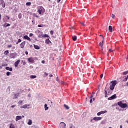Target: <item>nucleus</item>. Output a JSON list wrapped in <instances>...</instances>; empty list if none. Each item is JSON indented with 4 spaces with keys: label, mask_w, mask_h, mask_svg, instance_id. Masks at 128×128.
Instances as JSON below:
<instances>
[{
    "label": "nucleus",
    "mask_w": 128,
    "mask_h": 128,
    "mask_svg": "<svg viewBox=\"0 0 128 128\" xmlns=\"http://www.w3.org/2000/svg\"><path fill=\"white\" fill-rule=\"evenodd\" d=\"M22 42V40L20 39H18V42H16V44H20V42Z\"/></svg>",
    "instance_id": "obj_31"
},
{
    "label": "nucleus",
    "mask_w": 128,
    "mask_h": 128,
    "mask_svg": "<svg viewBox=\"0 0 128 128\" xmlns=\"http://www.w3.org/2000/svg\"><path fill=\"white\" fill-rule=\"evenodd\" d=\"M36 78V75H32L30 76V78Z\"/></svg>",
    "instance_id": "obj_25"
},
{
    "label": "nucleus",
    "mask_w": 128,
    "mask_h": 128,
    "mask_svg": "<svg viewBox=\"0 0 128 128\" xmlns=\"http://www.w3.org/2000/svg\"><path fill=\"white\" fill-rule=\"evenodd\" d=\"M64 108H66V110H70V107H68V105L64 104Z\"/></svg>",
    "instance_id": "obj_24"
},
{
    "label": "nucleus",
    "mask_w": 128,
    "mask_h": 128,
    "mask_svg": "<svg viewBox=\"0 0 128 128\" xmlns=\"http://www.w3.org/2000/svg\"><path fill=\"white\" fill-rule=\"evenodd\" d=\"M20 62V60H18L17 61H16L14 63V66H16V68H17V66H18Z\"/></svg>",
    "instance_id": "obj_9"
},
{
    "label": "nucleus",
    "mask_w": 128,
    "mask_h": 128,
    "mask_svg": "<svg viewBox=\"0 0 128 128\" xmlns=\"http://www.w3.org/2000/svg\"><path fill=\"white\" fill-rule=\"evenodd\" d=\"M127 86H128V82H127Z\"/></svg>",
    "instance_id": "obj_64"
},
{
    "label": "nucleus",
    "mask_w": 128,
    "mask_h": 128,
    "mask_svg": "<svg viewBox=\"0 0 128 128\" xmlns=\"http://www.w3.org/2000/svg\"><path fill=\"white\" fill-rule=\"evenodd\" d=\"M34 16H35V18H40V16H38V15H36V14L34 15Z\"/></svg>",
    "instance_id": "obj_41"
},
{
    "label": "nucleus",
    "mask_w": 128,
    "mask_h": 128,
    "mask_svg": "<svg viewBox=\"0 0 128 128\" xmlns=\"http://www.w3.org/2000/svg\"><path fill=\"white\" fill-rule=\"evenodd\" d=\"M42 38H48V34H44L42 36Z\"/></svg>",
    "instance_id": "obj_32"
},
{
    "label": "nucleus",
    "mask_w": 128,
    "mask_h": 128,
    "mask_svg": "<svg viewBox=\"0 0 128 128\" xmlns=\"http://www.w3.org/2000/svg\"><path fill=\"white\" fill-rule=\"evenodd\" d=\"M50 44H52V42H50V40L49 38H48L45 40V44H50Z\"/></svg>",
    "instance_id": "obj_14"
},
{
    "label": "nucleus",
    "mask_w": 128,
    "mask_h": 128,
    "mask_svg": "<svg viewBox=\"0 0 128 128\" xmlns=\"http://www.w3.org/2000/svg\"><path fill=\"white\" fill-rule=\"evenodd\" d=\"M43 10H44V7H42V6H39L38 7V12L39 14H42Z\"/></svg>",
    "instance_id": "obj_3"
},
{
    "label": "nucleus",
    "mask_w": 128,
    "mask_h": 128,
    "mask_svg": "<svg viewBox=\"0 0 128 128\" xmlns=\"http://www.w3.org/2000/svg\"><path fill=\"white\" fill-rule=\"evenodd\" d=\"M4 28H6L8 26H10V24H8V23H6L4 25Z\"/></svg>",
    "instance_id": "obj_18"
},
{
    "label": "nucleus",
    "mask_w": 128,
    "mask_h": 128,
    "mask_svg": "<svg viewBox=\"0 0 128 128\" xmlns=\"http://www.w3.org/2000/svg\"><path fill=\"white\" fill-rule=\"evenodd\" d=\"M103 112V114H106V112H108V111L106 110H104V111H102Z\"/></svg>",
    "instance_id": "obj_47"
},
{
    "label": "nucleus",
    "mask_w": 128,
    "mask_h": 128,
    "mask_svg": "<svg viewBox=\"0 0 128 128\" xmlns=\"http://www.w3.org/2000/svg\"><path fill=\"white\" fill-rule=\"evenodd\" d=\"M108 52H114V50H112V49H109Z\"/></svg>",
    "instance_id": "obj_42"
},
{
    "label": "nucleus",
    "mask_w": 128,
    "mask_h": 128,
    "mask_svg": "<svg viewBox=\"0 0 128 128\" xmlns=\"http://www.w3.org/2000/svg\"><path fill=\"white\" fill-rule=\"evenodd\" d=\"M90 104H92V98H90Z\"/></svg>",
    "instance_id": "obj_44"
},
{
    "label": "nucleus",
    "mask_w": 128,
    "mask_h": 128,
    "mask_svg": "<svg viewBox=\"0 0 128 128\" xmlns=\"http://www.w3.org/2000/svg\"><path fill=\"white\" fill-rule=\"evenodd\" d=\"M6 18H7L8 20H10V17L8 16H6Z\"/></svg>",
    "instance_id": "obj_57"
},
{
    "label": "nucleus",
    "mask_w": 128,
    "mask_h": 128,
    "mask_svg": "<svg viewBox=\"0 0 128 128\" xmlns=\"http://www.w3.org/2000/svg\"><path fill=\"white\" fill-rule=\"evenodd\" d=\"M56 82H58V78L57 77L56 78Z\"/></svg>",
    "instance_id": "obj_56"
},
{
    "label": "nucleus",
    "mask_w": 128,
    "mask_h": 128,
    "mask_svg": "<svg viewBox=\"0 0 128 128\" xmlns=\"http://www.w3.org/2000/svg\"><path fill=\"white\" fill-rule=\"evenodd\" d=\"M9 52L8 50H6L4 52V56H7V54H8Z\"/></svg>",
    "instance_id": "obj_20"
},
{
    "label": "nucleus",
    "mask_w": 128,
    "mask_h": 128,
    "mask_svg": "<svg viewBox=\"0 0 128 128\" xmlns=\"http://www.w3.org/2000/svg\"><path fill=\"white\" fill-rule=\"evenodd\" d=\"M48 76V73L46 72H44V76L46 77V76Z\"/></svg>",
    "instance_id": "obj_28"
},
{
    "label": "nucleus",
    "mask_w": 128,
    "mask_h": 128,
    "mask_svg": "<svg viewBox=\"0 0 128 128\" xmlns=\"http://www.w3.org/2000/svg\"><path fill=\"white\" fill-rule=\"evenodd\" d=\"M22 120V116H18L16 117V122H18V120Z\"/></svg>",
    "instance_id": "obj_13"
},
{
    "label": "nucleus",
    "mask_w": 128,
    "mask_h": 128,
    "mask_svg": "<svg viewBox=\"0 0 128 128\" xmlns=\"http://www.w3.org/2000/svg\"><path fill=\"white\" fill-rule=\"evenodd\" d=\"M118 106L122 108H124L128 106V104H123L122 102H118Z\"/></svg>",
    "instance_id": "obj_2"
},
{
    "label": "nucleus",
    "mask_w": 128,
    "mask_h": 128,
    "mask_svg": "<svg viewBox=\"0 0 128 128\" xmlns=\"http://www.w3.org/2000/svg\"><path fill=\"white\" fill-rule=\"evenodd\" d=\"M44 108L45 110H48V105L46 104H44Z\"/></svg>",
    "instance_id": "obj_26"
},
{
    "label": "nucleus",
    "mask_w": 128,
    "mask_h": 128,
    "mask_svg": "<svg viewBox=\"0 0 128 128\" xmlns=\"http://www.w3.org/2000/svg\"><path fill=\"white\" fill-rule=\"evenodd\" d=\"M15 107H16L15 105H13V106H11V108H15Z\"/></svg>",
    "instance_id": "obj_53"
},
{
    "label": "nucleus",
    "mask_w": 128,
    "mask_h": 128,
    "mask_svg": "<svg viewBox=\"0 0 128 128\" xmlns=\"http://www.w3.org/2000/svg\"><path fill=\"white\" fill-rule=\"evenodd\" d=\"M61 0H58V2H60Z\"/></svg>",
    "instance_id": "obj_60"
},
{
    "label": "nucleus",
    "mask_w": 128,
    "mask_h": 128,
    "mask_svg": "<svg viewBox=\"0 0 128 128\" xmlns=\"http://www.w3.org/2000/svg\"><path fill=\"white\" fill-rule=\"evenodd\" d=\"M17 54L16 52L11 53L10 55V58H16Z\"/></svg>",
    "instance_id": "obj_4"
},
{
    "label": "nucleus",
    "mask_w": 128,
    "mask_h": 128,
    "mask_svg": "<svg viewBox=\"0 0 128 128\" xmlns=\"http://www.w3.org/2000/svg\"><path fill=\"white\" fill-rule=\"evenodd\" d=\"M128 74V70L123 72L122 74L124 76H126V74Z\"/></svg>",
    "instance_id": "obj_27"
},
{
    "label": "nucleus",
    "mask_w": 128,
    "mask_h": 128,
    "mask_svg": "<svg viewBox=\"0 0 128 128\" xmlns=\"http://www.w3.org/2000/svg\"><path fill=\"white\" fill-rule=\"evenodd\" d=\"M103 44L101 46V50H104V48L102 47Z\"/></svg>",
    "instance_id": "obj_54"
},
{
    "label": "nucleus",
    "mask_w": 128,
    "mask_h": 128,
    "mask_svg": "<svg viewBox=\"0 0 128 128\" xmlns=\"http://www.w3.org/2000/svg\"><path fill=\"white\" fill-rule=\"evenodd\" d=\"M6 70H10V72H12V68L6 67Z\"/></svg>",
    "instance_id": "obj_16"
},
{
    "label": "nucleus",
    "mask_w": 128,
    "mask_h": 128,
    "mask_svg": "<svg viewBox=\"0 0 128 128\" xmlns=\"http://www.w3.org/2000/svg\"><path fill=\"white\" fill-rule=\"evenodd\" d=\"M18 104H22V100H19Z\"/></svg>",
    "instance_id": "obj_39"
},
{
    "label": "nucleus",
    "mask_w": 128,
    "mask_h": 128,
    "mask_svg": "<svg viewBox=\"0 0 128 128\" xmlns=\"http://www.w3.org/2000/svg\"><path fill=\"white\" fill-rule=\"evenodd\" d=\"M126 80H128V78L126 77L124 78V82H126Z\"/></svg>",
    "instance_id": "obj_45"
},
{
    "label": "nucleus",
    "mask_w": 128,
    "mask_h": 128,
    "mask_svg": "<svg viewBox=\"0 0 128 128\" xmlns=\"http://www.w3.org/2000/svg\"><path fill=\"white\" fill-rule=\"evenodd\" d=\"M114 16H114V14H112V18H114Z\"/></svg>",
    "instance_id": "obj_55"
},
{
    "label": "nucleus",
    "mask_w": 128,
    "mask_h": 128,
    "mask_svg": "<svg viewBox=\"0 0 128 128\" xmlns=\"http://www.w3.org/2000/svg\"><path fill=\"white\" fill-rule=\"evenodd\" d=\"M32 124V120H29L28 122V124L29 126H31V124Z\"/></svg>",
    "instance_id": "obj_22"
},
{
    "label": "nucleus",
    "mask_w": 128,
    "mask_h": 128,
    "mask_svg": "<svg viewBox=\"0 0 128 128\" xmlns=\"http://www.w3.org/2000/svg\"><path fill=\"white\" fill-rule=\"evenodd\" d=\"M28 61L29 62H32V64H34V58L32 57L28 58Z\"/></svg>",
    "instance_id": "obj_8"
},
{
    "label": "nucleus",
    "mask_w": 128,
    "mask_h": 128,
    "mask_svg": "<svg viewBox=\"0 0 128 128\" xmlns=\"http://www.w3.org/2000/svg\"><path fill=\"white\" fill-rule=\"evenodd\" d=\"M49 76H50V78H52V76H52V74H50L49 75Z\"/></svg>",
    "instance_id": "obj_52"
},
{
    "label": "nucleus",
    "mask_w": 128,
    "mask_h": 128,
    "mask_svg": "<svg viewBox=\"0 0 128 128\" xmlns=\"http://www.w3.org/2000/svg\"><path fill=\"white\" fill-rule=\"evenodd\" d=\"M108 30L110 32H112V26H108Z\"/></svg>",
    "instance_id": "obj_17"
},
{
    "label": "nucleus",
    "mask_w": 128,
    "mask_h": 128,
    "mask_svg": "<svg viewBox=\"0 0 128 128\" xmlns=\"http://www.w3.org/2000/svg\"><path fill=\"white\" fill-rule=\"evenodd\" d=\"M94 98V96H92V94L90 98Z\"/></svg>",
    "instance_id": "obj_50"
},
{
    "label": "nucleus",
    "mask_w": 128,
    "mask_h": 128,
    "mask_svg": "<svg viewBox=\"0 0 128 128\" xmlns=\"http://www.w3.org/2000/svg\"><path fill=\"white\" fill-rule=\"evenodd\" d=\"M120 128H122V125H121V126H120Z\"/></svg>",
    "instance_id": "obj_61"
},
{
    "label": "nucleus",
    "mask_w": 128,
    "mask_h": 128,
    "mask_svg": "<svg viewBox=\"0 0 128 128\" xmlns=\"http://www.w3.org/2000/svg\"><path fill=\"white\" fill-rule=\"evenodd\" d=\"M23 38H24V40H29V42H30L31 40L30 38V37H28V35H26L24 36Z\"/></svg>",
    "instance_id": "obj_11"
},
{
    "label": "nucleus",
    "mask_w": 128,
    "mask_h": 128,
    "mask_svg": "<svg viewBox=\"0 0 128 128\" xmlns=\"http://www.w3.org/2000/svg\"><path fill=\"white\" fill-rule=\"evenodd\" d=\"M32 4V3L30 2H28L26 3V6H30Z\"/></svg>",
    "instance_id": "obj_30"
},
{
    "label": "nucleus",
    "mask_w": 128,
    "mask_h": 128,
    "mask_svg": "<svg viewBox=\"0 0 128 128\" xmlns=\"http://www.w3.org/2000/svg\"><path fill=\"white\" fill-rule=\"evenodd\" d=\"M80 24H82V26H86V24H84V22H80Z\"/></svg>",
    "instance_id": "obj_40"
},
{
    "label": "nucleus",
    "mask_w": 128,
    "mask_h": 128,
    "mask_svg": "<svg viewBox=\"0 0 128 128\" xmlns=\"http://www.w3.org/2000/svg\"><path fill=\"white\" fill-rule=\"evenodd\" d=\"M100 112H101V114H104V112H102V111H100Z\"/></svg>",
    "instance_id": "obj_58"
},
{
    "label": "nucleus",
    "mask_w": 128,
    "mask_h": 128,
    "mask_svg": "<svg viewBox=\"0 0 128 128\" xmlns=\"http://www.w3.org/2000/svg\"><path fill=\"white\" fill-rule=\"evenodd\" d=\"M6 74V76H10V72H8Z\"/></svg>",
    "instance_id": "obj_35"
},
{
    "label": "nucleus",
    "mask_w": 128,
    "mask_h": 128,
    "mask_svg": "<svg viewBox=\"0 0 128 128\" xmlns=\"http://www.w3.org/2000/svg\"><path fill=\"white\" fill-rule=\"evenodd\" d=\"M42 26H44V24H42L38 25V28H42Z\"/></svg>",
    "instance_id": "obj_34"
},
{
    "label": "nucleus",
    "mask_w": 128,
    "mask_h": 128,
    "mask_svg": "<svg viewBox=\"0 0 128 128\" xmlns=\"http://www.w3.org/2000/svg\"><path fill=\"white\" fill-rule=\"evenodd\" d=\"M12 44H9L8 46V48H12Z\"/></svg>",
    "instance_id": "obj_37"
},
{
    "label": "nucleus",
    "mask_w": 128,
    "mask_h": 128,
    "mask_svg": "<svg viewBox=\"0 0 128 128\" xmlns=\"http://www.w3.org/2000/svg\"><path fill=\"white\" fill-rule=\"evenodd\" d=\"M104 76V74H101L100 75V78H102V77Z\"/></svg>",
    "instance_id": "obj_43"
},
{
    "label": "nucleus",
    "mask_w": 128,
    "mask_h": 128,
    "mask_svg": "<svg viewBox=\"0 0 128 128\" xmlns=\"http://www.w3.org/2000/svg\"><path fill=\"white\" fill-rule=\"evenodd\" d=\"M50 34L51 36H52V34H54V31H52V30L50 31Z\"/></svg>",
    "instance_id": "obj_36"
},
{
    "label": "nucleus",
    "mask_w": 128,
    "mask_h": 128,
    "mask_svg": "<svg viewBox=\"0 0 128 128\" xmlns=\"http://www.w3.org/2000/svg\"><path fill=\"white\" fill-rule=\"evenodd\" d=\"M116 85V80H112L111 82V85H110V88L111 90H114V86Z\"/></svg>",
    "instance_id": "obj_1"
},
{
    "label": "nucleus",
    "mask_w": 128,
    "mask_h": 128,
    "mask_svg": "<svg viewBox=\"0 0 128 128\" xmlns=\"http://www.w3.org/2000/svg\"><path fill=\"white\" fill-rule=\"evenodd\" d=\"M42 64H46V62H45L44 60H42Z\"/></svg>",
    "instance_id": "obj_48"
},
{
    "label": "nucleus",
    "mask_w": 128,
    "mask_h": 128,
    "mask_svg": "<svg viewBox=\"0 0 128 128\" xmlns=\"http://www.w3.org/2000/svg\"><path fill=\"white\" fill-rule=\"evenodd\" d=\"M2 20V14H0V20Z\"/></svg>",
    "instance_id": "obj_59"
},
{
    "label": "nucleus",
    "mask_w": 128,
    "mask_h": 128,
    "mask_svg": "<svg viewBox=\"0 0 128 128\" xmlns=\"http://www.w3.org/2000/svg\"><path fill=\"white\" fill-rule=\"evenodd\" d=\"M29 36H34V34H32V33H30Z\"/></svg>",
    "instance_id": "obj_46"
},
{
    "label": "nucleus",
    "mask_w": 128,
    "mask_h": 128,
    "mask_svg": "<svg viewBox=\"0 0 128 128\" xmlns=\"http://www.w3.org/2000/svg\"><path fill=\"white\" fill-rule=\"evenodd\" d=\"M66 123L64 122H60V128H66Z\"/></svg>",
    "instance_id": "obj_5"
},
{
    "label": "nucleus",
    "mask_w": 128,
    "mask_h": 128,
    "mask_svg": "<svg viewBox=\"0 0 128 128\" xmlns=\"http://www.w3.org/2000/svg\"><path fill=\"white\" fill-rule=\"evenodd\" d=\"M0 4H2V8H6V4L4 0H0Z\"/></svg>",
    "instance_id": "obj_12"
},
{
    "label": "nucleus",
    "mask_w": 128,
    "mask_h": 128,
    "mask_svg": "<svg viewBox=\"0 0 128 128\" xmlns=\"http://www.w3.org/2000/svg\"><path fill=\"white\" fill-rule=\"evenodd\" d=\"M28 106H30V105H28L26 104L24 105L23 106L20 107V108H27Z\"/></svg>",
    "instance_id": "obj_15"
},
{
    "label": "nucleus",
    "mask_w": 128,
    "mask_h": 128,
    "mask_svg": "<svg viewBox=\"0 0 128 128\" xmlns=\"http://www.w3.org/2000/svg\"><path fill=\"white\" fill-rule=\"evenodd\" d=\"M18 18H20V19L22 18V13H20V14H18Z\"/></svg>",
    "instance_id": "obj_29"
},
{
    "label": "nucleus",
    "mask_w": 128,
    "mask_h": 128,
    "mask_svg": "<svg viewBox=\"0 0 128 128\" xmlns=\"http://www.w3.org/2000/svg\"><path fill=\"white\" fill-rule=\"evenodd\" d=\"M76 38H77L76 36H72V39L73 40H74V41L76 40Z\"/></svg>",
    "instance_id": "obj_23"
},
{
    "label": "nucleus",
    "mask_w": 128,
    "mask_h": 128,
    "mask_svg": "<svg viewBox=\"0 0 128 128\" xmlns=\"http://www.w3.org/2000/svg\"><path fill=\"white\" fill-rule=\"evenodd\" d=\"M25 54H26L28 55V51H26L25 52Z\"/></svg>",
    "instance_id": "obj_51"
},
{
    "label": "nucleus",
    "mask_w": 128,
    "mask_h": 128,
    "mask_svg": "<svg viewBox=\"0 0 128 128\" xmlns=\"http://www.w3.org/2000/svg\"><path fill=\"white\" fill-rule=\"evenodd\" d=\"M34 48L36 49V50H40V48L38 46V45H35L34 44Z\"/></svg>",
    "instance_id": "obj_19"
},
{
    "label": "nucleus",
    "mask_w": 128,
    "mask_h": 128,
    "mask_svg": "<svg viewBox=\"0 0 128 128\" xmlns=\"http://www.w3.org/2000/svg\"><path fill=\"white\" fill-rule=\"evenodd\" d=\"M24 46H26V41L22 42L20 44V46L21 48H24Z\"/></svg>",
    "instance_id": "obj_7"
},
{
    "label": "nucleus",
    "mask_w": 128,
    "mask_h": 128,
    "mask_svg": "<svg viewBox=\"0 0 128 128\" xmlns=\"http://www.w3.org/2000/svg\"><path fill=\"white\" fill-rule=\"evenodd\" d=\"M104 92H105V96L106 98V94H108V91H106V88H105V90H104Z\"/></svg>",
    "instance_id": "obj_33"
},
{
    "label": "nucleus",
    "mask_w": 128,
    "mask_h": 128,
    "mask_svg": "<svg viewBox=\"0 0 128 128\" xmlns=\"http://www.w3.org/2000/svg\"><path fill=\"white\" fill-rule=\"evenodd\" d=\"M126 78H127V79L128 78V75L126 77Z\"/></svg>",
    "instance_id": "obj_63"
},
{
    "label": "nucleus",
    "mask_w": 128,
    "mask_h": 128,
    "mask_svg": "<svg viewBox=\"0 0 128 128\" xmlns=\"http://www.w3.org/2000/svg\"><path fill=\"white\" fill-rule=\"evenodd\" d=\"M102 44L104 45V44H102V42H100L99 43V46H102Z\"/></svg>",
    "instance_id": "obj_49"
},
{
    "label": "nucleus",
    "mask_w": 128,
    "mask_h": 128,
    "mask_svg": "<svg viewBox=\"0 0 128 128\" xmlns=\"http://www.w3.org/2000/svg\"><path fill=\"white\" fill-rule=\"evenodd\" d=\"M22 118H24V116H22Z\"/></svg>",
    "instance_id": "obj_62"
},
{
    "label": "nucleus",
    "mask_w": 128,
    "mask_h": 128,
    "mask_svg": "<svg viewBox=\"0 0 128 128\" xmlns=\"http://www.w3.org/2000/svg\"><path fill=\"white\" fill-rule=\"evenodd\" d=\"M114 98H116V94L111 96L110 98H108V100H114Z\"/></svg>",
    "instance_id": "obj_6"
},
{
    "label": "nucleus",
    "mask_w": 128,
    "mask_h": 128,
    "mask_svg": "<svg viewBox=\"0 0 128 128\" xmlns=\"http://www.w3.org/2000/svg\"><path fill=\"white\" fill-rule=\"evenodd\" d=\"M14 98H16L18 97V96H20V92H18V93H16V94H14Z\"/></svg>",
    "instance_id": "obj_21"
},
{
    "label": "nucleus",
    "mask_w": 128,
    "mask_h": 128,
    "mask_svg": "<svg viewBox=\"0 0 128 128\" xmlns=\"http://www.w3.org/2000/svg\"><path fill=\"white\" fill-rule=\"evenodd\" d=\"M100 114H102V113L100 112H98V114H97V116H100Z\"/></svg>",
    "instance_id": "obj_38"
},
{
    "label": "nucleus",
    "mask_w": 128,
    "mask_h": 128,
    "mask_svg": "<svg viewBox=\"0 0 128 128\" xmlns=\"http://www.w3.org/2000/svg\"><path fill=\"white\" fill-rule=\"evenodd\" d=\"M94 120H95L96 122L98 120H102V117H94L93 118Z\"/></svg>",
    "instance_id": "obj_10"
}]
</instances>
